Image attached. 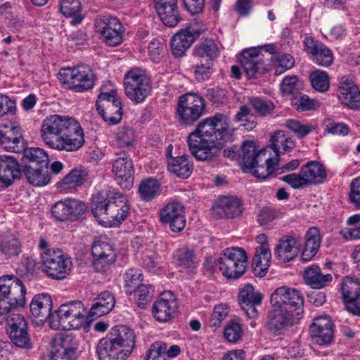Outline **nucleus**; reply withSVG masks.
<instances>
[{
    "label": "nucleus",
    "instance_id": "nucleus-1",
    "mask_svg": "<svg viewBox=\"0 0 360 360\" xmlns=\"http://www.w3.org/2000/svg\"><path fill=\"white\" fill-rule=\"evenodd\" d=\"M26 288L22 281L13 275L0 276V324L7 321V332L11 342L16 347L30 349L32 343L27 323L22 316L8 314L25 304Z\"/></svg>",
    "mask_w": 360,
    "mask_h": 360
},
{
    "label": "nucleus",
    "instance_id": "nucleus-2",
    "mask_svg": "<svg viewBox=\"0 0 360 360\" xmlns=\"http://www.w3.org/2000/svg\"><path fill=\"white\" fill-rule=\"evenodd\" d=\"M52 300L46 293L34 296L30 304L32 319L37 323L49 319L50 327L54 330H76L82 326L85 319V309L81 301L77 300L60 306L51 313Z\"/></svg>",
    "mask_w": 360,
    "mask_h": 360
},
{
    "label": "nucleus",
    "instance_id": "nucleus-3",
    "mask_svg": "<svg viewBox=\"0 0 360 360\" xmlns=\"http://www.w3.org/2000/svg\"><path fill=\"white\" fill-rule=\"evenodd\" d=\"M229 117L217 113L199 122L187 139L192 155L200 161H211L217 157L222 148L219 141L229 133Z\"/></svg>",
    "mask_w": 360,
    "mask_h": 360
},
{
    "label": "nucleus",
    "instance_id": "nucleus-4",
    "mask_svg": "<svg viewBox=\"0 0 360 360\" xmlns=\"http://www.w3.org/2000/svg\"><path fill=\"white\" fill-rule=\"evenodd\" d=\"M204 98L195 94L186 93L179 97L176 108V119L181 126H192L205 114Z\"/></svg>",
    "mask_w": 360,
    "mask_h": 360
},
{
    "label": "nucleus",
    "instance_id": "nucleus-5",
    "mask_svg": "<svg viewBox=\"0 0 360 360\" xmlns=\"http://www.w3.org/2000/svg\"><path fill=\"white\" fill-rule=\"evenodd\" d=\"M327 172L325 167L317 161H311L302 166L299 173H292L281 177V180L294 189L311 185H317L325 181Z\"/></svg>",
    "mask_w": 360,
    "mask_h": 360
},
{
    "label": "nucleus",
    "instance_id": "nucleus-6",
    "mask_svg": "<svg viewBox=\"0 0 360 360\" xmlns=\"http://www.w3.org/2000/svg\"><path fill=\"white\" fill-rule=\"evenodd\" d=\"M43 271L54 279H63L70 272L71 258L59 248L47 249L41 253Z\"/></svg>",
    "mask_w": 360,
    "mask_h": 360
},
{
    "label": "nucleus",
    "instance_id": "nucleus-7",
    "mask_svg": "<svg viewBox=\"0 0 360 360\" xmlns=\"http://www.w3.org/2000/svg\"><path fill=\"white\" fill-rule=\"evenodd\" d=\"M248 257L245 251L239 248H226L217 264L222 274L229 279H238L244 274Z\"/></svg>",
    "mask_w": 360,
    "mask_h": 360
},
{
    "label": "nucleus",
    "instance_id": "nucleus-8",
    "mask_svg": "<svg viewBox=\"0 0 360 360\" xmlns=\"http://www.w3.org/2000/svg\"><path fill=\"white\" fill-rule=\"evenodd\" d=\"M58 75L60 81L76 92L85 91L94 85V74L88 65L62 68Z\"/></svg>",
    "mask_w": 360,
    "mask_h": 360
},
{
    "label": "nucleus",
    "instance_id": "nucleus-9",
    "mask_svg": "<svg viewBox=\"0 0 360 360\" xmlns=\"http://www.w3.org/2000/svg\"><path fill=\"white\" fill-rule=\"evenodd\" d=\"M124 84L127 96L136 103L143 102L151 90L150 79L139 70L129 71Z\"/></svg>",
    "mask_w": 360,
    "mask_h": 360
},
{
    "label": "nucleus",
    "instance_id": "nucleus-10",
    "mask_svg": "<svg viewBox=\"0 0 360 360\" xmlns=\"http://www.w3.org/2000/svg\"><path fill=\"white\" fill-rule=\"evenodd\" d=\"M96 110L103 120L109 124L119 123L122 117L123 110L121 101L117 98V92L101 93L96 103Z\"/></svg>",
    "mask_w": 360,
    "mask_h": 360
},
{
    "label": "nucleus",
    "instance_id": "nucleus-11",
    "mask_svg": "<svg viewBox=\"0 0 360 360\" xmlns=\"http://www.w3.org/2000/svg\"><path fill=\"white\" fill-rule=\"evenodd\" d=\"M272 306L293 311L300 317L303 313L304 299L300 291L286 287L277 288L271 295Z\"/></svg>",
    "mask_w": 360,
    "mask_h": 360
},
{
    "label": "nucleus",
    "instance_id": "nucleus-12",
    "mask_svg": "<svg viewBox=\"0 0 360 360\" xmlns=\"http://www.w3.org/2000/svg\"><path fill=\"white\" fill-rule=\"evenodd\" d=\"M74 120L68 116L56 114L46 117L42 122L40 130L41 139L46 144L53 148L58 138L63 134L72 123L71 121Z\"/></svg>",
    "mask_w": 360,
    "mask_h": 360
},
{
    "label": "nucleus",
    "instance_id": "nucleus-13",
    "mask_svg": "<svg viewBox=\"0 0 360 360\" xmlns=\"http://www.w3.org/2000/svg\"><path fill=\"white\" fill-rule=\"evenodd\" d=\"M86 205L75 198H66L55 202L51 209L52 217L58 221H75L82 217Z\"/></svg>",
    "mask_w": 360,
    "mask_h": 360
},
{
    "label": "nucleus",
    "instance_id": "nucleus-14",
    "mask_svg": "<svg viewBox=\"0 0 360 360\" xmlns=\"http://www.w3.org/2000/svg\"><path fill=\"white\" fill-rule=\"evenodd\" d=\"M204 32L198 23H189L176 33L171 40V51L174 56L180 58L185 55L193 41Z\"/></svg>",
    "mask_w": 360,
    "mask_h": 360
},
{
    "label": "nucleus",
    "instance_id": "nucleus-15",
    "mask_svg": "<svg viewBox=\"0 0 360 360\" xmlns=\"http://www.w3.org/2000/svg\"><path fill=\"white\" fill-rule=\"evenodd\" d=\"M272 307L273 309L268 313L266 328L274 335L283 333L288 328L297 323L300 319V317L296 316L292 311Z\"/></svg>",
    "mask_w": 360,
    "mask_h": 360
},
{
    "label": "nucleus",
    "instance_id": "nucleus-16",
    "mask_svg": "<svg viewBox=\"0 0 360 360\" xmlns=\"http://www.w3.org/2000/svg\"><path fill=\"white\" fill-rule=\"evenodd\" d=\"M340 289L345 309L354 315L360 316V279L345 276Z\"/></svg>",
    "mask_w": 360,
    "mask_h": 360
},
{
    "label": "nucleus",
    "instance_id": "nucleus-17",
    "mask_svg": "<svg viewBox=\"0 0 360 360\" xmlns=\"http://www.w3.org/2000/svg\"><path fill=\"white\" fill-rule=\"evenodd\" d=\"M61 136L58 138L53 148L58 150L75 151L84 143L83 129L74 120Z\"/></svg>",
    "mask_w": 360,
    "mask_h": 360
},
{
    "label": "nucleus",
    "instance_id": "nucleus-18",
    "mask_svg": "<svg viewBox=\"0 0 360 360\" xmlns=\"http://www.w3.org/2000/svg\"><path fill=\"white\" fill-rule=\"evenodd\" d=\"M238 60L249 78L257 74H264L269 70V65L265 62L264 56L255 48L243 51Z\"/></svg>",
    "mask_w": 360,
    "mask_h": 360
},
{
    "label": "nucleus",
    "instance_id": "nucleus-19",
    "mask_svg": "<svg viewBox=\"0 0 360 360\" xmlns=\"http://www.w3.org/2000/svg\"><path fill=\"white\" fill-rule=\"evenodd\" d=\"M185 207L179 202L167 204L160 211V221L167 224L173 232H181L186 225Z\"/></svg>",
    "mask_w": 360,
    "mask_h": 360
},
{
    "label": "nucleus",
    "instance_id": "nucleus-20",
    "mask_svg": "<svg viewBox=\"0 0 360 360\" xmlns=\"http://www.w3.org/2000/svg\"><path fill=\"white\" fill-rule=\"evenodd\" d=\"M123 353V356H129L134 347L136 335L134 331L126 326H114L106 336Z\"/></svg>",
    "mask_w": 360,
    "mask_h": 360
},
{
    "label": "nucleus",
    "instance_id": "nucleus-21",
    "mask_svg": "<svg viewBox=\"0 0 360 360\" xmlns=\"http://www.w3.org/2000/svg\"><path fill=\"white\" fill-rule=\"evenodd\" d=\"M305 51L311 55V60L319 66L328 67L333 62L332 51L322 42L312 37H306L304 39Z\"/></svg>",
    "mask_w": 360,
    "mask_h": 360
},
{
    "label": "nucleus",
    "instance_id": "nucleus-22",
    "mask_svg": "<svg viewBox=\"0 0 360 360\" xmlns=\"http://www.w3.org/2000/svg\"><path fill=\"white\" fill-rule=\"evenodd\" d=\"M177 307L178 304L174 295L170 291L165 292L153 304V314L157 321L167 322L174 317Z\"/></svg>",
    "mask_w": 360,
    "mask_h": 360
},
{
    "label": "nucleus",
    "instance_id": "nucleus-23",
    "mask_svg": "<svg viewBox=\"0 0 360 360\" xmlns=\"http://www.w3.org/2000/svg\"><path fill=\"white\" fill-rule=\"evenodd\" d=\"M309 333L314 341L320 345H328L333 339V324L328 316H321L314 319L310 326Z\"/></svg>",
    "mask_w": 360,
    "mask_h": 360
},
{
    "label": "nucleus",
    "instance_id": "nucleus-24",
    "mask_svg": "<svg viewBox=\"0 0 360 360\" xmlns=\"http://www.w3.org/2000/svg\"><path fill=\"white\" fill-rule=\"evenodd\" d=\"M94 267L97 271H103L117 257L115 250L106 242H95L91 248Z\"/></svg>",
    "mask_w": 360,
    "mask_h": 360
},
{
    "label": "nucleus",
    "instance_id": "nucleus-25",
    "mask_svg": "<svg viewBox=\"0 0 360 360\" xmlns=\"http://www.w3.org/2000/svg\"><path fill=\"white\" fill-rule=\"evenodd\" d=\"M107 213L108 215L103 220V224L110 226L120 225L126 219L129 210L127 201L122 194L115 193Z\"/></svg>",
    "mask_w": 360,
    "mask_h": 360
},
{
    "label": "nucleus",
    "instance_id": "nucleus-26",
    "mask_svg": "<svg viewBox=\"0 0 360 360\" xmlns=\"http://www.w3.org/2000/svg\"><path fill=\"white\" fill-rule=\"evenodd\" d=\"M262 295L255 292L254 287L250 284L245 285L240 291L238 296L240 308L250 319H255L258 316L256 307L260 304Z\"/></svg>",
    "mask_w": 360,
    "mask_h": 360
},
{
    "label": "nucleus",
    "instance_id": "nucleus-27",
    "mask_svg": "<svg viewBox=\"0 0 360 360\" xmlns=\"http://www.w3.org/2000/svg\"><path fill=\"white\" fill-rule=\"evenodd\" d=\"M112 172L116 179L122 181L119 183L122 186L126 189H129L132 186L134 174V164L131 159L126 154H120V156L114 160Z\"/></svg>",
    "mask_w": 360,
    "mask_h": 360
},
{
    "label": "nucleus",
    "instance_id": "nucleus-28",
    "mask_svg": "<svg viewBox=\"0 0 360 360\" xmlns=\"http://www.w3.org/2000/svg\"><path fill=\"white\" fill-rule=\"evenodd\" d=\"M22 176L18 160L12 156H0V188L10 186L15 179Z\"/></svg>",
    "mask_w": 360,
    "mask_h": 360
},
{
    "label": "nucleus",
    "instance_id": "nucleus-29",
    "mask_svg": "<svg viewBox=\"0 0 360 360\" xmlns=\"http://www.w3.org/2000/svg\"><path fill=\"white\" fill-rule=\"evenodd\" d=\"M212 212L214 215L219 218H235L243 212L242 203L236 197L223 196L212 207Z\"/></svg>",
    "mask_w": 360,
    "mask_h": 360
},
{
    "label": "nucleus",
    "instance_id": "nucleus-30",
    "mask_svg": "<svg viewBox=\"0 0 360 360\" xmlns=\"http://www.w3.org/2000/svg\"><path fill=\"white\" fill-rule=\"evenodd\" d=\"M338 98L341 103L351 109H360V91L352 82L344 77L338 88Z\"/></svg>",
    "mask_w": 360,
    "mask_h": 360
},
{
    "label": "nucleus",
    "instance_id": "nucleus-31",
    "mask_svg": "<svg viewBox=\"0 0 360 360\" xmlns=\"http://www.w3.org/2000/svg\"><path fill=\"white\" fill-rule=\"evenodd\" d=\"M115 192L105 191L100 192L94 195L91 204V212L98 221L103 224L112 199Z\"/></svg>",
    "mask_w": 360,
    "mask_h": 360
},
{
    "label": "nucleus",
    "instance_id": "nucleus-32",
    "mask_svg": "<svg viewBox=\"0 0 360 360\" xmlns=\"http://www.w3.org/2000/svg\"><path fill=\"white\" fill-rule=\"evenodd\" d=\"M300 243L292 236H284L281 238L275 248V255L284 262L295 258L300 252Z\"/></svg>",
    "mask_w": 360,
    "mask_h": 360
},
{
    "label": "nucleus",
    "instance_id": "nucleus-33",
    "mask_svg": "<svg viewBox=\"0 0 360 360\" xmlns=\"http://www.w3.org/2000/svg\"><path fill=\"white\" fill-rule=\"evenodd\" d=\"M1 145L6 150L20 153L27 146V142L22 136L20 129L14 127L4 131Z\"/></svg>",
    "mask_w": 360,
    "mask_h": 360
},
{
    "label": "nucleus",
    "instance_id": "nucleus-34",
    "mask_svg": "<svg viewBox=\"0 0 360 360\" xmlns=\"http://www.w3.org/2000/svg\"><path fill=\"white\" fill-rule=\"evenodd\" d=\"M266 148L257 151L255 144L252 141H246L242 145L243 168L244 172L255 167L257 163L262 162V156H265Z\"/></svg>",
    "mask_w": 360,
    "mask_h": 360
},
{
    "label": "nucleus",
    "instance_id": "nucleus-35",
    "mask_svg": "<svg viewBox=\"0 0 360 360\" xmlns=\"http://www.w3.org/2000/svg\"><path fill=\"white\" fill-rule=\"evenodd\" d=\"M88 172L83 169H73L63 179L57 182L56 187L60 191L75 189L83 185L88 179Z\"/></svg>",
    "mask_w": 360,
    "mask_h": 360
},
{
    "label": "nucleus",
    "instance_id": "nucleus-36",
    "mask_svg": "<svg viewBox=\"0 0 360 360\" xmlns=\"http://www.w3.org/2000/svg\"><path fill=\"white\" fill-rule=\"evenodd\" d=\"M22 175L24 174L27 181L34 186H44L49 183L51 176L48 166L44 167L22 166Z\"/></svg>",
    "mask_w": 360,
    "mask_h": 360
},
{
    "label": "nucleus",
    "instance_id": "nucleus-37",
    "mask_svg": "<svg viewBox=\"0 0 360 360\" xmlns=\"http://www.w3.org/2000/svg\"><path fill=\"white\" fill-rule=\"evenodd\" d=\"M115 297L109 291L101 292L91 307L89 316L98 318L108 314L115 307Z\"/></svg>",
    "mask_w": 360,
    "mask_h": 360
},
{
    "label": "nucleus",
    "instance_id": "nucleus-38",
    "mask_svg": "<svg viewBox=\"0 0 360 360\" xmlns=\"http://www.w3.org/2000/svg\"><path fill=\"white\" fill-rule=\"evenodd\" d=\"M271 253L269 247L258 246L255 249L252 261L253 271L255 276L264 277L270 265Z\"/></svg>",
    "mask_w": 360,
    "mask_h": 360
},
{
    "label": "nucleus",
    "instance_id": "nucleus-39",
    "mask_svg": "<svg viewBox=\"0 0 360 360\" xmlns=\"http://www.w3.org/2000/svg\"><path fill=\"white\" fill-rule=\"evenodd\" d=\"M219 53V49L217 44L212 38H205L201 39L193 49V55L200 60L210 61L217 58Z\"/></svg>",
    "mask_w": 360,
    "mask_h": 360
},
{
    "label": "nucleus",
    "instance_id": "nucleus-40",
    "mask_svg": "<svg viewBox=\"0 0 360 360\" xmlns=\"http://www.w3.org/2000/svg\"><path fill=\"white\" fill-rule=\"evenodd\" d=\"M188 158L189 155H188L176 158L170 157L167 160L168 170L180 178L187 179L190 176L193 170V165L188 161Z\"/></svg>",
    "mask_w": 360,
    "mask_h": 360
},
{
    "label": "nucleus",
    "instance_id": "nucleus-41",
    "mask_svg": "<svg viewBox=\"0 0 360 360\" xmlns=\"http://www.w3.org/2000/svg\"><path fill=\"white\" fill-rule=\"evenodd\" d=\"M22 166L45 167L49 165L47 153L39 148L27 147L22 151Z\"/></svg>",
    "mask_w": 360,
    "mask_h": 360
},
{
    "label": "nucleus",
    "instance_id": "nucleus-42",
    "mask_svg": "<svg viewBox=\"0 0 360 360\" xmlns=\"http://www.w3.org/2000/svg\"><path fill=\"white\" fill-rule=\"evenodd\" d=\"M305 283L314 289H321L332 281L330 274H322L319 266L314 265L308 267L304 275Z\"/></svg>",
    "mask_w": 360,
    "mask_h": 360
},
{
    "label": "nucleus",
    "instance_id": "nucleus-43",
    "mask_svg": "<svg viewBox=\"0 0 360 360\" xmlns=\"http://www.w3.org/2000/svg\"><path fill=\"white\" fill-rule=\"evenodd\" d=\"M96 353L99 360H122L123 353L107 337L98 343Z\"/></svg>",
    "mask_w": 360,
    "mask_h": 360
},
{
    "label": "nucleus",
    "instance_id": "nucleus-44",
    "mask_svg": "<svg viewBox=\"0 0 360 360\" xmlns=\"http://www.w3.org/2000/svg\"><path fill=\"white\" fill-rule=\"evenodd\" d=\"M271 143L266 147V151L272 150L275 156L274 158H280L281 150L282 153L288 151L294 146L293 141L290 138L286 136L283 131H276L271 136Z\"/></svg>",
    "mask_w": 360,
    "mask_h": 360
},
{
    "label": "nucleus",
    "instance_id": "nucleus-45",
    "mask_svg": "<svg viewBox=\"0 0 360 360\" xmlns=\"http://www.w3.org/2000/svg\"><path fill=\"white\" fill-rule=\"evenodd\" d=\"M280 158L268 157L262 158V162L257 163L255 167L250 169V172L257 179H266L276 171Z\"/></svg>",
    "mask_w": 360,
    "mask_h": 360
},
{
    "label": "nucleus",
    "instance_id": "nucleus-46",
    "mask_svg": "<svg viewBox=\"0 0 360 360\" xmlns=\"http://www.w3.org/2000/svg\"><path fill=\"white\" fill-rule=\"evenodd\" d=\"M60 11L64 16L72 18L70 23L79 24L84 17L81 13L82 4L79 0H62L60 2Z\"/></svg>",
    "mask_w": 360,
    "mask_h": 360
},
{
    "label": "nucleus",
    "instance_id": "nucleus-47",
    "mask_svg": "<svg viewBox=\"0 0 360 360\" xmlns=\"http://www.w3.org/2000/svg\"><path fill=\"white\" fill-rule=\"evenodd\" d=\"M138 192L143 201L150 202L159 195L160 184L154 178L144 179L139 184Z\"/></svg>",
    "mask_w": 360,
    "mask_h": 360
},
{
    "label": "nucleus",
    "instance_id": "nucleus-48",
    "mask_svg": "<svg viewBox=\"0 0 360 360\" xmlns=\"http://www.w3.org/2000/svg\"><path fill=\"white\" fill-rule=\"evenodd\" d=\"M155 9L161 21L169 27L176 26L181 19L177 4Z\"/></svg>",
    "mask_w": 360,
    "mask_h": 360
},
{
    "label": "nucleus",
    "instance_id": "nucleus-49",
    "mask_svg": "<svg viewBox=\"0 0 360 360\" xmlns=\"http://www.w3.org/2000/svg\"><path fill=\"white\" fill-rule=\"evenodd\" d=\"M175 257L176 264L182 270L192 271L197 265L193 250L187 247H183L176 250Z\"/></svg>",
    "mask_w": 360,
    "mask_h": 360
},
{
    "label": "nucleus",
    "instance_id": "nucleus-50",
    "mask_svg": "<svg viewBox=\"0 0 360 360\" xmlns=\"http://www.w3.org/2000/svg\"><path fill=\"white\" fill-rule=\"evenodd\" d=\"M95 28L96 31L100 34L107 31H124V27L117 18L106 15L96 18Z\"/></svg>",
    "mask_w": 360,
    "mask_h": 360
},
{
    "label": "nucleus",
    "instance_id": "nucleus-51",
    "mask_svg": "<svg viewBox=\"0 0 360 360\" xmlns=\"http://www.w3.org/2000/svg\"><path fill=\"white\" fill-rule=\"evenodd\" d=\"M311 86L317 91L326 92L330 87L329 76L326 72L319 70L312 71L309 75Z\"/></svg>",
    "mask_w": 360,
    "mask_h": 360
},
{
    "label": "nucleus",
    "instance_id": "nucleus-52",
    "mask_svg": "<svg viewBox=\"0 0 360 360\" xmlns=\"http://www.w3.org/2000/svg\"><path fill=\"white\" fill-rule=\"evenodd\" d=\"M249 102L256 112L262 117L271 115L275 108L272 101L259 97L250 98Z\"/></svg>",
    "mask_w": 360,
    "mask_h": 360
},
{
    "label": "nucleus",
    "instance_id": "nucleus-53",
    "mask_svg": "<svg viewBox=\"0 0 360 360\" xmlns=\"http://www.w3.org/2000/svg\"><path fill=\"white\" fill-rule=\"evenodd\" d=\"M142 274L139 270L130 269L125 274V288H127V293L131 295L135 289L142 285L141 282Z\"/></svg>",
    "mask_w": 360,
    "mask_h": 360
},
{
    "label": "nucleus",
    "instance_id": "nucleus-54",
    "mask_svg": "<svg viewBox=\"0 0 360 360\" xmlns=\"http://www.w3.org/2000/svg\"><path fill=\"white\" fill-rule=\"evenodd\" d=\"M167 345L162 341H157L150 345L148 350L145 360H167Z\"/></svg>",
    "mask_w": 360,
    "mask_h": 360
},
{
    "label": "nucleus",
    "instance_id": "nucleus-55",
    "mask_svg": "<svg viewBox=\"0 0 360 360\" xmlns=\"http://www.w3.org/2000/svg\"><path fill=\"white\" fill-rule=\"evenodd\" d=\"M291 104L297 110L307 111L314 108L315 101L310 99L308 96L299 92L292 97Z\"/></svg>",
    "mask_w": 360,
    "mask_h": 360
},
{
    "label": "nucleus",
    "instance_id": "nucleus-56",
    "mask_svg": "<svg viewBox=\"0 0 360 360\" xmlns=\"http://www.w3.org/2000/svg\"><path fill=\"white\" fill-rule=\"evenodd\" d=\"M305 239L304 249L317 253L321 243L319 230L316 227L310 228L305 234Z\"/></svg>",
    "mask_w": 360,
    "mask_h": 360
},
{
    "label": "nucleus",
    "instance_id": "nucleus-57",
    "mask_svg": "<svg viewBox=\"0 0 360 360\" xmlns=\"http://www.w3.org/2000/svg\"><path fill=\"white\" fill-rule=\"evenodd\" d=\"M136 297V304L139 307L144 308L145 306L151 300L153 295V290L150 285H142L135 289L133 292Z\"/></svg>",
    "mask_w": 360,
    "mask_h": 360
},
{
    "label": "nucleus",
    "instance_id": "nucleus-58",
    "mask_svg": "<svg viewBox=\"0 0 360 360\" xmlns=\"http://www.w3.org/2000/svg\"><path fill=\"white\" fill-rule=\"evenodd\" d=\"M1 252L8 257L16 256L20 252V243L12 236L5 238L0 245Z\"/></svg>",
    "mask_w": 360,
    "mask_h": 360
},
{
    "label": "nucleus",
    "instance_id": "nucleus-59",
    "mask_svg": "<svg viewBox=\"0 0 360 360\" xmlns=\"http://www.w3.org/2000/svg\"><path fill=\"white\" fill-rule=\"evenodd\" d=\"M194 71L195 79L198 82L207 80L212 73V62L199 59Z\"/></svg>",
    "mask_w": 360,
    "mask_h": 360
},
{
    "label": "nucleus",
    "instance_id": "nucleus-60",
    "mask_svg": "<svg viewBox=\"0 0 360 360\" xmlns=\"http://www.w3.org/2000/svg\"><path fill=\"white\" fill-rule=\"evenodd\" d=\"M115 138L119 146H129L134 143V131L130 127H120L116 132Z\"/></svg>",
    "mask_w": 360,
    "mask_h": 360
},
{
    "label": "nucleus",
    "instance_id": "nucleus-61",
    "mask_svg": "<svg viewBox=\"0 0 360 360\" xmlns=\"http://www.w3.org/2000/svg\"><path fill=\"white\" fill-rule=\"evenodd\" d=\"M324 131L331 134H339L345 136L349 132L347 124L342 122H335L333 120L328 119L323 123Z\"/></svg>",
    "mask_w": 360,
    "mask_h": 360
},
{
    "label": "nucleus",
    "instance_id": "nucleus-62",
    "mask_svg": "<svg viewBox=\"0 0 360 360\" xmlns=\"http://www.w3.org/2000/svg\"><path fill=\"white\" fill-rule=\"evenodd\" d=\"M224 335L229 342H235L238 341L242 335L240 325L234 321L229 322L224 328Z\"/></svg>",
    "mask_w": 360,
    "mask_h": 360
},
{
    "label": "nucleus",
    "instance_id": "nucleus-63",
    "mask_svg": "<svg viewBox=\"0 0 360 360\" xmlns=\"http://www.w3.org/2000/svg\"><path fill=\"white\" fill-rule=\"evenodd\" d=\"M285 126L291 131L296 133L300 138H303L309 134L312 130L313 127L309 124H302L296 120H288Z\"/></svg>",
    "mask_w": 360,
    "mask_h": 360
},
{
    "label": "nucleus",
    "instance_id": "nucleus-64",
    "mask_svg": "<svg viewBox=\"0 0 360 360\" xmlns=\"http://www.w3.org/2000/svg\"><path fill=\"white\" fill-rule=\"evenodd\" d=\"M55 347L65 350L72 356H77L76 352L77 349L78 343L75 338L71 334H67L60 337L59 344Z\"/></svg>",
    "mask_w": 360,
    "mask_h": 360
}]
</instances>
